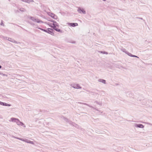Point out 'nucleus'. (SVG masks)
<instances>
[{
    "label": "nucleus",
    "mask_w": 152,
    "mask_h": 152,
    "mask_svg": "<svg viewBox=\"0 0 152 152\" xmlns=\"http://www.w3.org/2000/svg\"><path fill=\"white\" fill-rule=\"evenodd\" d=\"M77 12L80 13H83V14H85L86 13V11L83 9H81L80 8H79Z\"/></svg>",
    "instance_id": "nucleus-7"
},
{
    "label": "nucleus",
    "mask_w": 152,
    "mask_h": 152,
    "mask_svg": "<svg viewBox=\"0 0 152 152\" xmlns=\"http://www.w3.org/2000/svg\"><path fill=\"white\" fill-rule=\"evenodd\" d=\"M53 30L51 28H48V33L51 34L52 35H53L54 34L53 33Z\"/></svg>",
    "instance_id": "nucleus-13"
},
{
    "label": "nucleus",
    "mask_w": 152,
    "mask_h": 152,
    "mask_svg": "<svg viewBox=\"0 0 152 152\" xmlns=\"http://www.w3.org/2000/svg\"><path fill=\"white\" fill-rule=\"evenodd\" d=\"M21 1H23L25 2H26V0H20Z\"/></svg>",
    "instance_id": "nucleus-26"
},
{
    "label": "nucleus",
    "mask_w": 152,
    "mask_h": 152,
    "mask_svg": "<svg viewBox=\"0 0 152 152\" xmlns=\"http://www.w3.org/2000/svg\"><path fill=\"white\" fill-rule=\"evenodd\" d=\"M34 2L33 0H26V2L29 3H30L32 2Z\"/></svg>",
    "instance_id": "nucleus-19"
},
{
    "label": "nucleus",
    "mask_w": 152,
    "mask_h": 152,
    "mask_svg": "<svg viewBox=\"0 0 152 152\" xmlns=\"http://www.w3.org/2000/svg\"><path fill=\"white\" fill-rule=\"evenodd\" d=\"M72 124L73 126L75 127H77L78 126V125L77 124H75V123H72Z\"/></svg>",
    "instance_id": "nucleus-22"
},
{
    "label": "nucleus",
    "mask_w": 152,
    "mask_h": 152,
    "mask_svg": "<svg viewBox=\"0 0 152 152\" xmlns=\"http://www.w3.org/2000/svg\"><path fill=\"white\" fill-rule=\"evenodd\" d=\"M18 119L17 118H10V119L9 120V121L12 122H15L17 123Z\"/></svg>",
    "instance_id": "nucleus-8"
},
{
    "label": "nucleus",
    "mask_w": 152,
    "mask_h": 152,
    "mask_svg": "<svg viewBox=\"0 0 152 152\" xmlns=\"http://www.w3.org/2000/svg\"><path fill=\"white\" fill-rule=\"evenodd\" d=\"M63 119L65 121H66V122H69V120L66 118L65 117H64Z\"/></svg>",
    "instance_id": "nucleus-21"
},
{
    "label": "nucleus",
    "mask_w": 152,
    "mask_h": 152,
    "mask_svg": "<svg viewBox=\"0 0 152 152\" xmlns=\"http://www.w3.org/2000/svg\"><path fill=\"white\" fill-rule=\"evenodd\" d=\"M3 23L1 22V25H3Z\"/></svg>",
    "instance_id": "nucleus-31"
},
{
    "label": "nucleus",
    "mask_w": 152,
    "mask_h": 152,
    "mask_svg": "<svg viewBox=\"0 0 152 152\" xmlns=\"http://www.w3.org/2000/svg\"><path fill=\"white\" fill-rule=\"evenodd\" d=\"M23 122H21L19 119L18 120L16 124L18 126H20L21 124H22Z\"/></svg>",
    "instance_id": "nucleus-16"
},
{
    "label": "nucleus",
    "mask_w": 152,
    "mask_h": 152,
    "mask_svg": "<svg viewBox=\"0 0 152 152\" xmlns=\"http://www.w3.org/2000/svg\"><path fill=\"white\" fill-rule=\"evenodd\" d=\"M48 21H50L52 22L53 23H51L49 22H45L44 23L45 24H47L49 26L51 27H52L53 28L54 27L55 25H56V24L55 23H56V22L54 20H48Z\"/></svg>",
    "instance_id": "nucleus-3"
},
{
    "label": "nucleus",
    "mask_w": 152,
    "mask_h": 152,
    "mask_svg": "<svg viewBox=\"0 0 152 152\" xmlns=\"http://www.w3.org/2000/svg\"><path fill=\"white\" fill-rule=\"evenodd\" d=\"M100 52L101 53H103V54H108L107 52H105V51H104V52L101 51Z\"/></svg>",
    "instance_id": "nucleus-23"
},
{
    "label": "nucleus",
    "mask_w": 152,
    "mask_h": 152,
    "mask_svg": "<svg viewBox=\"0 0 152 152\" xmlns=\"http://www.w3.org/2000/svg\"><path fill=\"white\" fill-rule=\"evenodd\" d=\"M134 126L136 128H143L144 127V126L142 124H134Z\"/></svg>",
    "instance_id": "nucleus-10"
},
{
    "label": "nucleus",
    "mask_w": 152,
    "mask_h": 152,
    "mask_svg": "<svg viewBox=\"0 0 152 152\" xmlns=\"http://www.w3.org/2000/svg\"><path fill=\"white\" fill-rule=\"evenodd\" d=\"M53 29H54V30H55L56 31H57L58 32H60L61 33L62 32V30H61L60 29L58 28H57L56 27V25H55L54 27L53 28Z\"/></svg>",
    "instance_id": "nucleus-14"
},
{
    "label": "nucleus",
    "mask_w": 152,
    "mask_h": 152,
    "mask_svg": "<svg viewBox=\"0 0 152 152\" xmlns=\"http://www.w3.org/2000/svg\"><path fill=\"white\" fill-rule=\"evenodd\" d=\"M20 10L21 12H24L25 11V10L23 8H21L20 9Z\"/></svg>",
    "instance_id": "nucleus-25"
},
{
    "label": "nucleus",
    "mask_w": 152,
    "mask_h": 152,
    "mask_svg": "<svg viewBox=\"0 0 152 152\" xmlns=\"http://www.w3.org/2000/svg\"><path fill=\"white\" fill-rule=\"evenodd\" d=\"M71 86L75 88L80 89L82 88L78 84H72L71 85Z\"/></svg>",
    "instance_id": "nucleus-4"
},
{
    "label": "nucleus",
    "mask_w": 152,
    "mask_h": 152,
    "mask_svg": "<svg viewBox=\"0 0 152 152\" xmlns=\"http://www.w3.org/2000/svg\"><path fill=\"white\" fill-rule=\"evenodd\" d=\"M95 112L97 114H98L99 113H102V112L100 111L99 110H98L97 109H95Z\"/></svg>",
    "instance_id": "nucleus-18"
},
{
    "label": "nucleus",
    "mask_w": 152,
    "mask_h": 152,
    "mask_svg": "<svg viewBox=\"0 0 152 152\" xmlns=\"http://www.w3.org/2000/svg\"><path fill=\"white\" fill-rule=\"evenodd\" d=\"M48 15L49 16H50L54 19H56L57 18V16L56 15L54 14L49 12L48 13Z\"/></svg>",
    "instance_id": "nucleus-9"
},
{
    "label": "nucleus",
    "mask_w": 152,
    "mask_h": 152,
    "mask_svg": "<svg viewBox=\"0 0 152 152\" xmlns=\"http://www.w3.org/2000/svg\"><path fill=\"white\" fill-rule=\"evenodd\" d=\"M123 52H125L126 54H127L128 55H129V56H130L133 57H135L139 58V57L138 56H136L133 55L131 53H129L128 52L126 51L124 49L123 50Z\"/></svg>",
    "instance_id": "nucleus-6"
},
{
    "label": "nucleus",
    "mask_w": 152,
    "mask_h": 152,
    "mask_svg": "<svg viewBox=\"0 0 152 152\" xmlns=\"http://www.w3.org/2000/svg\"><path fill=\"white\" fill-rule=\"evenodd\" d=\"M20 126H22L24 128H25L26 127L25 125L23 123H22V124L20 125Z\"/></svg>",
    "instance_id": "nucleus-24"
},
{
    "label": "nucleus",
    "mask_w": 152,
    "mask_h": 152,
    "mask_svg": "<svg viewBox=\"0 0 152 152\" xmlns=\"http://www.w3.org/2000/svg\"><path fill=\"white\" fill-rule=\"evenodd\" d=\"M94 103L95 104H99L100 106H101L102 105V103L100 102H94Z\"/></svg>",
    "instance_id": "nucleus-20"
},
{
    "label": "nucleus",
    "mask_w": 152,
    "mask_h": 152,
    "mask_svg": "<svg viewBox=\"0 0 152 152\" xmlns=\"http://www.w3.org/2000/svg\"><path fill=\"white\" fill-rule=\"evenodd\" d=\"M0 104L4 106H10L11 105L10 104L2 102H1L0 101Z\"/></svg>",
    "instance_id": "nucleus-12"
},
{
    "label": "nucleus",
    "mask_w": 152,
    "mask_h": 152,
    "mask_svg": "<svg viewBox=\"0 0 152 152\" xmlns=\"http://www.w3.org/2000/svg\"><path fill=\"white\" fill-rule=\"evenodd\" d=\"M48 30H45V29L44 31V32H47V33H48Z\"/></svg>",
    "instance_id": "nucleus-29"
},
{
    "label": "nucleus",
    "mask_w": 152,
    "mask_h": 152,
    "mask_svg": "<svg viewBox=\"0 0 152 152\" xmlns=\"http://www.w3.org/2000/svg\"><path fill=\"white\" fill-rule=\"evenodd\" d=\"M98 81L104 84H105L106 83V81L105 80L102 79H100L98 80Z\"/></svg>",
    "instance_id": "nucleus-15"
},
{
    "label": "nucleus",
    "mask_w": 152,
    "mask_h": 152,
    "mask_svg": "<svg viewBox=\"0 0 152 152\" xmlns=\"http://www.w3.org/2000/svg\"><path fill=\"white\" fill-rule=\"evenodd\" d=\"M39 28V29H40V30H42V31H44L45 29H42V28Z\"/></svg>",
    "instance_id": "nucleus-27"
},
{
    "label": "nucleus",
    "mask_w": 152,
    "mask_h": 152,
    "mask_svg": "<svg viewBox=\"0 0 152 152\" xmlns=\"http://www.w3.org/2000/svg\"><path fill=\"white\" fill-rule=\"evenodd\" d=\"M1 66L0 65V69H1Z\"/></svg>",
    "instance_id": "nucleus-32"
},
{
    "label": "nucleus",
    "mask_w": 152,
    "mask_h": 152,
    "mask_svg": "<svg viewBox=\"0 0 152 152\" xmlns=\"http://www.w3.org/2000/svg\"><path fill=\"white\" fill-rule=\"evenodd\" d=\"M28 19L34 22H37L38 23H44V22L41 20L34 17H28Z\"/></svg>",
    "instance_id": "nucleus-2"
},
{
    "label": "nucleus",
    "mask_w": 152,
    "mask_h": 152,
    "mask_svg": "<svg viewBox=\"0 0 152 152\" xmlns=\"http://www.w3.org/2000/svg\"><path fill=\"white\" fill-rule=\"evenodd\" d=\"M14 137L28 143H30L32 145L34 144V143L33 141H31L30 140H28L26 138H21L19 137Z\"/></svg>",
    "instance_id": "nucleus-1"
},
{
    "label": "nucleus",
    "mask_w": 152,
    "mask_h": 152,
    "mask_svg": "<svg viewBox=\"0 0 152 152\" xmlns=\"http://www.w3.org/2000/svg\"><path fill=\"white\" fill-rule=\"evenodd\" d=\"M67 24L73 27H74L78 25L77 23H68Z\"/></svg>",
    "instance_id": "nucleus-11"
},
{
    "label": "nucleus",
    "mask_w": 152,
    "mask_h": 152,
    "mask_svg": "<svg viewBox=\"0 0 152 152\" xmlns=\"http://www.w3.org/2000/svg\"><path fill=\"white\" fill-rule=\"evenodd\" d=\"M23 122H21L19 119L18 120L16 124L18 126H20L21 124H22Z\"/></svg>",
    "instance_id": "nucleus-17"
},
{
    "label": "nucleus",
    "mask_w": 152,
    "mask_h": 152,
    "mask_svg": "<svg viewBox=\"0 0 152 152\" xmlns=\"http://www.w3.org/2000/svg\"><path fill=\"white\" fill-rule=\"evenodd\" d=\"M3 76H7V75L5 74H1Z\"/></svg>",
    "instance_id": "nucleus-28"
},
{
    "label": "nucleus",
    "mask_w": 152,
    "mask_h": 152,
    "mask_svg": "<svg viewBox=\"0 0 152 152\" xmlns=\"http://www.w3.org/2000/svg\"><path fill=\"white\" fill-rule=\"evenodd\" d=\"M55 23L56 24V26H57L58 25H57L56 22V23Z\"/></svg>",
    "instance_id": "nucleus-30"
},
{
    "label": "nucleus",
    "mask_w": 152,
    "mask_h": 152,
    "mask_svg": "<svg viewBox=\"0 0 152 152\" xmlns=\"http://www.w3.org/2000/svg\"><path fill=\"white\" fill-rule=\"evenodd\" d=\"M4 38L14 43H18V42H17L16 41L14 40L13 39H12L10 38H7V37H4Z\"/></svg>",
    "instance_id": "nucleus-5"
}]
</instances>
